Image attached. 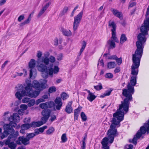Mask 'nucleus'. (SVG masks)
Returning a JSON list of instances; mask_svg holds the SVG:
<instances>
[{"label":"nucleus","instance_id":"obj_58","mask_svg":"<svg viewBox=\"0 0 149 149\" xmlns=\"http://www.w3.org/2000/svg\"><path fill=\"white\" fill-rule=\"evenodd\" d=\"M112 37L111 38L113 40L114 39L116 38L117 37H116V32L115 31H112Z\"/></svg>","mask_w":149,"mask_h":149},{"label":"nucleus","instance_id":"obj_40","mask_svg":"<svg viewBox=\"0 0 149 149\" xmlns=\"http://www.w3.org/2000/svg\"><path fill=\"white\" fill-rule=\"evenodd\" d=\"M56 88L55 86H52L50 87L48 89V92L50 93H52L56 91Z\"/></svg>","mask_w":149,"mask_h":149},{"label":"nucleus","instance_id":"obj_59","mask_svg":"<svg viewBox=\"0 0 149 149\" xmlns=\"http://www.w3.org/2000/svg\"><path fill=\"white\" fill-rule=\"evenodd\" d=\"M47 103L48 104V108H51L54 105V102H47Z\"/></svg>","mask_w":149,"mask_h":149},{"label":"nucleus","instance_id":"obj_37","mask_svg":"<svg viewBox=\"0 0 149 149\" xmlns=\"http://www.w3.org/2000/svg\"><path fill=\"white\" fill-rule=\"evenodd\" d=\"M80 116L83 121H85L87 120V116L84 112H82L81 113Z\"/></svg>","mask_w":149,"mask_h":149},{"label":"nucleus","instance_id":"obj_51","mask_svg":"<svg viewBox=\"0 0 149 149\" xmlns=\"http://www.w3.org/2000/svg\"><path fill=\"white\" fill-rule=\"evenodd\" d=\"M45 11V10L42 8L39 12L37 17L38 18L40 17L44 13Z\"/></svg>","mask_w":149,"mask_h":149},{"label":"nucleus","instance_id":"obj_56","mask_svg":"<svg viewBox=\"0 0 149 149\" xmlns=\"http://www.w3.org/2000/svg\"><path fill=\"white\" fill-rule=\"evenodd\" d=\"M20 108L24 111L25 110H26L27 108V106L26 104H21L20 106Z\"/></svg>","mask_w":149,"mask_h":149},{"label":"nucleus","instance_id":"obj_42","mask_svg":"<svg viewBox=\"0 0 149 149\" xmlns=\"http://www.w3.org/2000/svg\"><path fill=\"white\" fill-rule=\"evenodd\" d=\"M82 107L80 106H79L77 109L74 110V114H79Z\"/></svg>","mask_w":149,"mask_h":149},{"label":"nucleus","instance_id":"obj_27","mask_svg":"<svg viewBox=\"0 0 149 149\" xmlns=\"http://www.w3.org/2000/svg\"><path fill=\"white\" fill-rule=\"evenodd\" d=\"M30 125V127H40L41 126L39 121L35 122L33 121L32 122Z\"/></svg>","mask_w":149,"mask_h":149},{"label":"nucleus","instance_id":"obj_20","mask_svg":"<svg viewBox=\"0 0 149 149\" xmlns=\"http://www.w3.org/2000/svg\"><path fill=\"white\" fill-rule=\"evenodd\" d=\"M47 65L42 63L40 64L38 67V70L42 72H47L50 68L47 67Z\"/></svg>","mask_w":149,"mask_h":149},{"label":"nucleus","instance_id":"obj_50","mask_svg":"<svg viewBox=\"0 0 149 149\" xmlns=\"http://www.w3.org/2000/svg\"><path fill=\"white\" fill-rule=\"evenodd\" d=\"M30 100V99L27 97H24L22 100V101L23 103H27L29 102Z\"/></svg>","mask_w":149,"mask_h":149},{"label":"nucleus","instance_id":"obj_61","mask_svg":"<svg viewBox=\"0 0 149 149\" xmlns=\"http://www.w3.org/2000/svg\"><path fill=\"white\" fill-rule=\"evenodd\" d=\"M82 143L81 146V148L82 149H86V143L85 141H82Z\"/></svg>","mask_w":149,"mask_h":149},{"label":"nucleus","instance_id":"obj_60","mask_svg":"<svg viewBox=\"0 0 149 149\" xmlns=\"http://www.w3.org/2000/svg\"><path fill=\"white\" fill-rule=\"evenodd\" d=\"M79 6L77 5L76 7H75L74 9L73 10V11H72V13L70 15L71 17H73L74 16V12L75 11V10L78 8Z\"/></svg>","mask_w":149,"mask_h":149},{"label":"nucleus","instance_id":"obj_2","mask_svg":"<svg viewBox=\"0 0 149 149\" xmlns=\"http://www.w3.org/2000/svg\"><path fill=\"white\" fill-rule=\"evenodd\" d=\"M125 114V112L117 109V111L113 114V118L111 121L112 123L110 127V129L107 133L111 143L113 142L114 138L118 134L116 128L120 126V122L124 119V116Z\"/></svg>","mask_w":149,"mask_h":149},{"label":"nucleus","instance_id":"obj_38","mask_svg":"<svg viewBox=\"0 0 149 149\" xmlns=\"http://www.w3.org/2000/svg\"><path fill=\"white\" fill-rule=\"evenodd\" d=\"M94 88L97 91L100 90L103 88L102 85L100 83H99L98 85L97 86H94Z\"/></svg>","mask_w":149,"mask_h":149},{"label":"nucleus","instance_id":"obj_54","mask_svg":"<svg viewBox=\"0 0 149 149\" xmlns=\"http://www.w3.org/2000/svg\"><path fill=\"white\" fill-rule=\"evenodd\" d=\"M56 119V116L55 115H52L51 116V118L50 119V121L52 122L54 121Z\"/></svg>","mask_w":149,"mask_h":149},{"label":"nucleus","instance_id":"obj_19","mask_svg":"<svg viewBox=\"0 0 149 149\" xmlns=\"http://www.w3.org/2000/svg\"><path fill=\"white\" fill-rule=\"evenodd\" d=\"M4 144L8 146L10 149H16L17 144L15 143L14 141H4Z\"/></svg>","mask_w":149,"mask_h":149},{"label":"nucleus","instance_id":"obj_64","mask_svg":"<svg viewBox=\"0 0 149 149\" xmlns=\"http://www.w3.org/2000/svg\"><path fill=\"white\" fill-rule=\"evenodd\" d=\"M8 62V61H6L2 65L1 67V70L3 69L5 67L6 65L7 64Z\"/></svg>","mask_w":149,"mask_h":149},{"label":"nucleus","instance_id":"obj_5","mask_svg":"<svg viewBox=\"0 0 149 149\" xmlns=\"http://www.w3.org/2000/svg\"><path fill=\"white\" fill-rule=\"evenodd\" d=\"M47 81V80L46 79H41L40 84L38 81L34 80L32 83L33 87L35 88H38V89L37 91L35 90L34 92H33L32 94H29L30 97L36 98L38 96L40 91L46 88Z\"/></svg>","mask_w":149,"mask_h":149},{"label":"nucleus","instance_id":"obj_34","mask_svg":"<svg viewBox=\"0 0 149 149\" xmlns=\"http://www.w3.org/2000/svg\"><path fill=\"white\" fill-rule=\"evenodd\" d=\"M42 53L41 52L38 51L37 54V56L38 58V59L37 60L38 63H40V60L41 59V57H42Z\"/></svg>","mask_w":149,"mask_h":149},{"label":"nucleus","instance_id":"obj_1","mask_svg":"<svg viewBox=\"0 0 149 149\" xmlns=\"http://www.w3.org/2000/svg\"><path fill=\"white\" fill-rule=\"evenodd\" d=\"M145 42L137 40L136 43V49L132 55L133 63L132 65L131 74L133 75L131 78L130 83L132 86H135L136 83L137 75L140 66L141 59L143 55L144 44Z\"/></svg>","mask_w":149,"mask_h":149},{"label":"nucleus","instance_id":"obj_17","mask_svg":"<svg viewBox=\"0 0 149 149\" xmlns=\"http://www.w3.org/2000/svg\"><path fill=\"white\" fill-rule=\"evenodd\" d=\"M33 87L32 84L30 83L27 84V85L25 88V90L27 91V96L30 97L29 94H32L33 92H34L32 89Z\"/></svg>","mask_w":149,"mask_h":149},{"label":"nucleus","instance_id":"obj_10","mask_svg":"<svg viewBox=\"0 0 149 149\" xmlns=\"http://www.w3.org/2000/svg\"><path fill=\"white\" fill-rule=\"evenodd\" d=\"M19 89L15 94L16 97L19 100H21L23 97L25 95L27 96V92L23 89V86L22 85H20L19 86Z\"/></svg>","mask_w":149,"mask_h":149},{"label":"nucleus","instance_id":"obj_18","mask_svg":"<svg viewBox=\"0 0 149 149\" xmlns=\"http://www.w3.org/2000/svg\"><path fill=\"white\" fill-rule=\"evenodd\" d=\"M20 118L18 114L16 113H14L13 115L11 116L8 119L9 121L13 120L15 122H19Z\"/></svg>","mask_w":149,"mask_h":149},{"label":"nucleus","instance_id":"obj_47","mask_svg":"<svg viewBox=\"0 0 149 149\" xmlns=\"http://www.w3.org/2000/svg\"><path fill=\"white\" fill-rule=\"evenodd\" d=\"M116 61L118 65H120L122 62V59L121 57L118 58L116 59Z\"/></svg>","mask_w":149,"mask_h":149},{"label":"nucleus","instance_id":"obj_33","mask_svg":"<svg viewBox=\"0 0 149 149\" xmlns=\"http://www.w3.org/2000/svg\"><path fill=\"white\" fill-rule=\"evenodd\" d=\"M137 139H139L137 137L136 134V135H135L134 137L133 138V139L131 140V139L129 140V142L130 143H132L135 145H136L137 143Z\"/></svg>","mask_w":149,"mask_h":149},{"label":"nucleus","instance_id":"obj_35","mask_svg":"<svg viewBox=\"0 0 149 149\" xmlns=\"http://www.w3.org/2000/svg\"><path fill=\"white\" fill-rule=\"evenodd\" d=\"M30 128V125L29 123L22 124L21 127V128H24L26 130Z\"/></svg>","mask_w":149,"mask_h":149},{"label":"nucleus","instance_id":"obj_55","mask_svg":"<svg viewBox=\"0 0 149 149\" xmlns=\"http://www.w3.org/2000/svg\"><path fill=\"white\" fill-rule=\"evenodd\" d=\"M68 8L67 7L65 6L64 7L62 12V15H64L65 13H67V11H68Z\"/></svg>","mask_w":149,"mask_h":149},{"label":"nucleus","instance_id":"obj_32","mask_svg":"<svg viewBox=\"0 0 149 149\" xmlns=\"http://www.w3.org/2000/svg\"><path fill=\"white\" fill-rule=\"evenodd\" d=\"M108 43L110 45V48H114L116 47L115 43L112 40H109Z\"/></svg>","mask_w":149,"mask_h":149},{"label":"nucleus","instance_id":"obj_11","mask_svg":"<svg viewBox=\"0 0 149 149\" xmlns=\"http://www.w3.org/2000/svg\"><path fill=\"white\" fill-rule=\"evenodd\" d=\"M15 142L17 144L21 145L22 143L24 145H28L30 143L29 140L27 138L25 137L24 136H19Z\"/></svg>","mask_w":149,"mask_h":149},{"label":"nucleus","instance_id":"obj_4","mask_svg":"<svg viewBox=\"0 0 149 149\" xmlns=\"http://www.w3.org/2000/svg\"><path fill=\"white\" fill-rule=\"evenodd\" d=\"M146 19L140 28L141 33L137 36L138 41L145 42L146 40V36L148 34L149 30V5L147 9L146 15Z\"/></svg>","mask_w":149,"mask_h":149},{"label":"nucleus","instance_id":"obj_52","mask_svg":"<svg viewBox=\"0 0 149 149\" xmlns=\"http://www.w3.org/2000/svg\"><path fill=\"white\" fill-rule=\"evenodd\" d=\"M63 54L62 53L59 54L57 56V59L58 61H61L62 59Z\"/></svg>","mask_w":149,"mask_h":149},{"label":"nucleus","instance_id":"obj_22","mask_svg":"<svg viewBox=\"0 0 149 149\" xmlns=\"http://www.w3.org/2000/svg\"><path fill=\"white\" fill-rule=\"evenodd\" d=\"M72 102H69L66 105L65 109V111L68 113L70 114L72 111Z\"/></svg>","mask_w":149,"mask_h":149},{"label":"nucleus","instance_id":"obj_3","mask_svg":"<svg viewBox=\"0 0 149 149\" xmlns=\"http://www.w3.org/2000/svg\"><path fill=\"white\" fill-rule=\"evenodd\" d=\"M134 86L128 82L127 85V89H123L122 94L125 98L123 101L121 102V104L119 105V108L118 109L125 112V113L128 111L130 102L133 101L132 96L134 92Z\"/></svg>","mask_w":149,"mask_h":149},{"label":"nucleus","instance_id":"obj_14","mask_svg":"<svg viewBox=\"0 0 149 149\" xmlns=\"http://www.w3.org/2000/svg\"><path fill=\"white\" fill-rule=\"evenodd\" d=\"M49 72H48L49 76L52 77L53 76V73L55 74H57L59 71V68L57 66H55L53 68L52 66L50 67L48 69Z\"/></svg>","mask_w":149,"mask_h":149},{"label":"nucleus","instance_id":"obj_25","mask_svg":"<svg viewBox=\"0 0 149 149\" xmlns=\"http://www.w3.org/2000/svg\"><path fill=\"white\" fill-rule=\"evenodd\" d=\"M96 97V96L93 93L90 92L89 93L87 96V99L91 102H92Z\"/></svg>","mask_w":149,"mask_h":149},{"label":"nucleus","instance_id":"obj_7","mask_svg":"<svg viewBox=\"0 0 149 149\" xmlns=\"http://www.w3.org/2000/svg\"><path fill=\"white\" fill-rule=\"evenodd\" d=\"M4 131L1 133L0 137L1 139H3L7 137L10 133L14 132L15 130L13 128L11 127L9 124H5L3 126Z\"/></svg>","mask_w":149,"mask_h":149},{"label":"nucleus","instance_id":"obj_12","mask_svg":"<svg viewBox=\"0 0 149 149\" xmlns=\"http://www.w3.org/2000/svg\"><path fill=\"white\" fill-rule=\"evenodd\" d=\"M7 139L4 141H14L16 139L17 136L19 135V132L18 131H15L11 133H10Z\"/></svg>","mask_w":149,"mask_h":149},{"label":"nucleus","instance_id":"obj_30","mask_svg":"<svg viewBox=\"0 0 149 149\" xmlns=\"http://www.w3.org/2000/svg\"><path fill=\"white\" fill-rule=\"evenodd\" d=\"M55 129L53 127H51L46 131V134L47 135H50L52 134L55 131Z\"/></svg>","mask_w":149,"mask_h":149},{"label":"nucleus","instance_id":"obj_8","mask_svg":"<svg viewBox=\"0 0 149 149\" xmlns=\"http://www.w3.org/2000/svg\"><path fill=\"white\" fill-rule=\"evenodd\" d=\"M51 111L49 110H44L42 111L41 114L43 116L39 121L41 125L46 123L48 119L50 114Z\"/></svg>","mask_w":149,"mask_h":149},{"label":"nucleus","instance_id":"obj_24","mask_svg":"<svg viewBox=\"0 0 149 149\" xmlns=\"http://www.w3.org/2000/svg\"><path fill=\"white\" fill-rule=\"evenodd\" d=\"M86 41L84 40L83 41V44L82 45V46L81 48L80 49V51L78 55L77 56V59L78 60L80 59V56L81 54L82 53L83 51L85 49L86 47Z\"/></svg>","mask_w":149,"mask_h":149},{"label":"nucleus","instance_id":"obj_46","mask_svg":"<svg viewBox=\"0 0 149 149\" xmlns=\"http://www.w3.org/2000/svg\"><path fill=\"white\" fill-rule=\"evenodd\" d=\"M49 58V62L52 63H54L56 61V59L55 57L52 56H50Z\"/></svg>","mask_w":149,"mask_h":149},{"label":"nucleus","instance_id":"obj_45","mask_svg":"<svg viewBox=\"0 0 149 149\" xmlns=\"http://www.w3.org/2000/svg\"><path fill=\"white\" fill-rule=\"evenodd\" d=\"M61 98L63 100L66 99L68 97L67 94L65 92L61 94Z\"/></svg>","mask_w":149,"mask_h":149},{"label":"nucleus","instance_id":"obj_21","mask_svg":"<svg viewBox=\"0 0 149 149\" xmlns=\"http://www.w3.org/2000/svg\"><path fill=\"white\" fill-rule=\"evenodd\" d=\"M110 139L108 137H105L103 139L101 142V144L102 145V148L109 146H108V143L111 144L110 142Z\"/></svg>","mask_w":149,"mask_h":149},{"label":"nucleus","instance_id":"obj_49","mask_svg":"<svg viewBox=\"0 0 149 149\" xmlns=\"http://www.w3.org/2000/svg\"><path fill=\"white\" fill-rule=\"evenodd\" d=\"M117 58V57L115 55L110 56H108V59L114 60H115Z\"/></svg>","mask_w":149,"mask_h":149},{"label":"nucleus","instance_id":"obj_6","mask_svg":"<svg viewBox=\"0 0 149 149\" xmlns=\"http://www.w3.org/2000/svg\"><path fill=\"white\" fill-rule=\"evenodd\" d=\"M146 132L147 134H149V120L147 123H146L144 125L140 127L136 133V136L138 138H140L142 134H145Z\"/></svg>","mask_w":149,"mask_h":149},{"label":"nucleus","instance_id":"obj_9","mask_svg":"<svg viewBox=\"0 0 149 149\" xmlns=\"http://www.w3.org/2000/svg\"><path fill=\"white\" fill-rule=\"evenodd\" d=\"M83 11H81L77 16L74 17V21L73 24V30L74 31H76L79 26L82 19L83 15Z\"/></svg>","mask_w":149,"mask_h":149},{"label":"nucleus","instance_id":"obj_48","mask_svg":"<svg viewBox=\"0 0 149 149\" xmlns=\"http://www.w3.org/2000/svg\"><path fill=\"white\" fill-rule=\"evenodd\" d=\"M47 126H44L42 127H40L38 129V130L39 132L42 133L44 132V130L47 129Z\"/></svg>","mask_w":149,"mask_h":149},{"label":"nucleus","instance_id":"obj_31","mask_svg":"<svg viewBox=\"0 0 149 149\" xmlns=\"http://www.w3.org/2000/svg\"><path fill=\"white\" fill-rule=\"evenodd\" d=\"M116 65L115 62H110L108 63L107 67L109 69L113 68H115Z\"/></svg>","mask_w":149,"mask_h":149},{"label":"nucleus","instance_id":"obj_16","mask_svg":"<svg viewBox=\"0 0 149 149\" xmlns=\"http://www.w3.org/2000/svg\"><path fill=\"white\" fill-rule=\"evenodd\" d=\"M54 102L56 104V109L57 110H60L63 104L61 98L59 97H57L55 99Z\"/></svg>","mask_w":149,"mask_h":149},{"label":"nucleus","instance_id":"obj_62","mask_svg":"<svg viewBox=\"0 0 149 149\" xmlns=\"http://www.w3.org/2000/svg\"><path fill=\"white\" fill-rule=\"evenodd\" d=\"M44 101V100L43 99H39L37 100L36 101V105H38L39 104L42 102H43Z\"/></svg>","mask_w":149,"mask_h":149},{"label":"nucleus","instance_id":"obj_15","mask_svg":"<svg viewBox=\"0 0 149 149\" xmlns=\"http://www.w3.org/2000/svg\"><path fill=\"white\" fill-rule=\"evenodd\" d=\"M49 52H47V54H44V56H42L41 57V59L40 60V63H42L46 65H48L49 64V59L48 56H49Z\"/></svg>","mask_w":149,"mask_h":149},{"label":"nucleus","instance_id":"obj_36","mask_svg":"<svg viewBox=\"0 0 149 149\" xmlns=\"http://www.w3.org/2000/svg\"><path fill=\"white\" fill-rule=\"evenodd\" d=\"M61 140L62 143H65L67 141V138L66 136V134H63L61 137Z\"/></svg>","mask_w":149,"mask_h":149},{"label":"nucleus","instance_id":"obj_26","mask_svg":"<svg viewBox=\"0 0 149 149\" xmlns=\"http://www.w3.org/2000/svg\"><path fill=\"white\" fill-rule=\"evenodd\" d=\"M112 12L114 15L121 19V18L122 16V14L121 12H119L117 10L115 9H113Z\"/></svg>","mask_w":149,"mask_h":149},{"label":"nucleus","instance_id":"obj_29","mask_svg":"<svg viewBox=\"0 0 149 149\" xmlns=\"http://www.w3.org/2000/svg\"><path fill=\"white\" fill-rule=\"evenodd\" d=\"M127 38L126 35L124 34L121 35L120 39V43L121 44H123L125 41H127Z\"/></svg>","mask_w":149,"mask_h":149},{"label":"nucleus","instance_id":"obj_63","mask_svg":"<svg viewBox=\"0 0 149 149\" xmlns=\"http://www.w3.org/2000/svg\"><path fill=\"white\" fill-rule=\"evenodd\" d=\"M24 17L23 15H20L18 18V21L20 22L22 20L24 19Z\"/></svg>","mask_w":149,"mask_h":149},{"label":"nucleus","instance_id":"obj_28","mask_svg":"<svg viewBox=\"0 0 149 149\" xmlns=\"http://www.w3.org/2000/svg\"><path fill=\"white\" fill-rule=\"evenodd\" d=\"M62 32L64 35L67 36H70L72 35V32L70 30H67L63 29L62 30Z\"/></svg>","mask_w":149,"mask_h":149},{"label":"nucleus","instance_id":"obj_23","mask_svg":"<svg viewBox=\"0 0 149 149\" xmlns=\"http://www.w3.org/2000/svg\"><path fill=\"white\" fill-rule=\"evenodd\" d=\"M108 26H109L111 27L112 29H111V31H116V25L114 21H111L110 20L108 22Z\"/></svg>","mask_w":149,"mask_h":149},{"label":"nucleus","instance_id":"obj_44","mask_svg":"<svg viewBox=\"0 0 149 149\" xmlns=\"http://www.w3.org/2000/svg\"><path fill=\"white\" fill-rule=\"evenodd\" d=\"M35 100L34 99L31 100L28 104V106L29 107H31L34 105L35 103Z\"/></svg>","mask_w":149,"mask_h":149},{"label":"nucleus","instance_id":"obj_13","mask_svg":"<svg viewBox=\"0 0 149 149\" xmlns=\"http://www.w3.org/2000/svg\"><path fill=\"white\" fill-rule=\"evenodd\" d=\"M36 64V61L33 59L31 60L29 63V68L31 69L30 70L29 76L30 78L32 77L33 71L32 70L35 67Z\"/></svg>","mask_w":149,"mask_h":149},{"label":"nucleus","instance_id":"obj_41","mask_svg":"<svg viewBox=\"0 0 149 149\" xmlns=\"http://www.w3.org/2000/svg\"><path fill=\"white\" fill-rule=\"evenodd\" d=\"M40 107L43 109L45 110V109L48 108V104L47 103H41L40 104Z\"/></svg>","mask_w":149,"mask_h":149},{"label":"nucleus","instance_id":"obj_53","mask_svg":"<svg viewBox=\"0 0 149 149\" xmlns=\"http://www.w3.org/2000/svg\"><path fill=\"white\" fill-rule=\"evenodd\" d=\"M105 77L107 78H112L113 77V75L111 73H108L106 74Z\"/></svg>","mask_w":149,"mask_h":149},{"label":"nucleus","instance_id":"obj_43","mask_svg":"<svg viewBox=\"0 0 149 149\" xmlns=\"http://www.w3.org/2000/svg\"><path fill=\"white\" fill-rule=\"evenodd\" d=\"M35 136V135L33 133H27L26 134V137L28 139L29 141L30 139H31L33 138Z\"/></svg>","mask_w":149,"mask_h":149},{"label":"nucleus","instance_id":"obj_57","mask_svg":"<svg viewBox=\"0 0 149 149\" xmlns=\"http://www.w3.org/2000/svg\"><path fill=\"white\" fill-rule=\"evenodd\" d=\"M50 4L51 3L50 2H49L48 3L46 4L42 7V8L46 11Z\"/></svg>","mask_w":149,"mask_h":149},{"label":"nucleus","instance_id":"obj_39","mask_svg":"<svg viewBox=\"0 0 149 149\" xmlns=\"http://www.w3.org/2000/svg\"><path fill=\"white\" fill-rule=\"evenodd\" d=\"M10 121V123L8 124H9L11 127H12L13 128V127H17V124L16 123H18V122H15L12 120L11 121Z\"/></svg>","mask_w":149,"mask_h":149}]
</instances>
